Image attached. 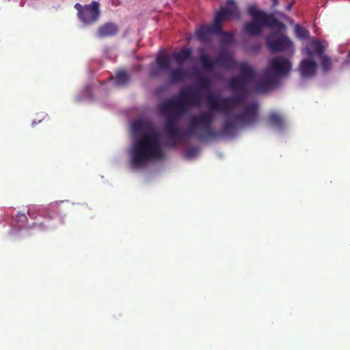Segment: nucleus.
Wrapping results in <instances>:
<instances>
[{"label":"nucleus","mask_w":350,"mask_h":350,"mask_svg":"<svg viewBox=\"0 0 350 350\" xmlns=\"http://www.w3.org/2000/svg\"><path fill=\"white\" fill-rule=\"evenodd\" d=\"M200 100V92L192 88H188L180 90L178 96L161 104L160 109L166 116L163 130L172 146H176L184 138V133L178 129V120L187 113L189 106H198Z\"/></svg>","instance_id":"nucleus-1"},{"label":"nucleus","mask_w":350,"mask_h":350,"mask_svg":"<svg viewBox=\"0 0 350 350\" xmlns=\"http://www.w3.org/2000/svg\"><path fill=\"white\" fill-rule=\"evenodd\" d=\"M131 154L134 167L143 166L153 159H162L163 152L159 134L152 131L142 135L134 143Z\"/></svg>","instance_id":"nucleus-2"},{"label":"nucleus","mask_w":350,"mask_h":350,"mask_svg":"<svg viewBox=\"0 0 350 350\" xmlns=\"http://www.w3.org/2000/svg\"><path fill=\"white\" fill-rule=\"evenodd\" d=\"M248 14L253 21L245 23L243 31L252 36H259L262 34L263 27L268 28L284 29L285 25L280 21L273 14H267L258 10L255 5L248 8Z\"/></svg>","instance_id":"nucleus-3"},{"label":"nucleus","mask_w":350,"mask_h":350,"mask_svg":"<svg viewBox=\"0 0 350 350\" xmlns=\"http://www.w3.org/2000/svg\"><path fill=\"white\" fill-rule=\"evenodd\" d=\"M214 120V116L211 113L204 112L197 116H192L185 134L195 135L199 139H213L220 135L213 130L211 126Z\"/></svg>","instance_id":"nucleus-4"},{"label":"nucleus","mask_w":350,"mask_h":350,"mask_svg":"<svg viewBox=\"0 0 350 350\" xmlns=\"http://www.w3.org/2000/svg\"><path fill=\"white\" fill-rule=\"evenodd\" d=\"M241 16L238 5L234 0H228L227 5L221 8L215 14L214 21L217 28L221 29L222 22L229 19H239Z\"/></svg>","instance_id":"nucleus-5"},{"label":"nucleus","mask_w":350,"mask_h":350,"mask_svg":"<svg viewBox=\"0 0 350 350\" xmlns=\"http://www.w3.org/2000/svg\"><path fill=\"white\" fill-rule=\"evenodd\" d=\"M278 36V32H273L267 38L266 44L272 53H278L286 51L293 47L292 41L286 36Z\"/></svg>","instance_id":"nucleus-6"},{"label":"nucleus","mask_w":350,"mask_h":350,"mask_svg":"<svg viewBox=\"0 0 350 350\" xmlns=\"http://www.w3.org/2000/svg\"><path fill=\"white\" fill-rule=\"evenodd\" d=\"M291 62L284 57H277L270 60L267 72H271L274 76L288 75L291 70Z\"/></svg>","instance_id":"nucleus-7"},{"label":"nucleus","mask_w":350,"mask_h":350,"mask_svg":"<svg viewBox=\"0 0 350 350\" xmlns=\"http://www.w3.org/2000/svg\"><path fill=\"white\" fill-rule=\"evenodd\" d=\"M155 62L156 64H151L150 66V74L153 77H158L162 72H167L171 70L172 61L167 53L157 55Z\"/></svg>","instance_id":"nucleus-8"},{"label":"nucleus","mask_w":350,"mask_h":350,"mask_svg":"<svg viewBox=\"0 0 350 350\" xmlns=\"http://www.w3.org/2000/svg\"><path fill=\"white\" fill-rule=\"evenodd\" d=\"M100 4L98 1H92L90 4L86 5L83 10H79V18L85 24H92L96 21L100 15Z\"/></svg>","instance_id":"nucleus-9"},{"label":"nucleus","mask_w":350,"mask_h":350,"mask_svg":"<svg viewBox=\"0 0 350 350\" xmlns=\"http://www.w3.org/2000/svg\"><path fill=\"white\" fill-rule=\"evenodd\" d=\"M257 109L258 105L254 103L247 107L243 112L234 115L233 120L242 125L254 124L258 119Z\"/></svg>","instance_id":"nucleus-10"},{"label":"nucleus","mask_w":350,"mask_h":350,"mask_svg":"<svg viewBox=\"0 0 350 350\" xmlns=\"http://www.w3.org/2000/svg\"><path fill=\"white\" fill-rule=\"evenodd\" d=\"M221 105V112L226 116L230 115L232 109L245 101V95L243 94H236L232 96H226L219 98Z\"/></svg>","instance_id":"nucleus-11"},{"label":"nucleus","mask_w":350,"mask_h":350,"mask_svg":"<svg viewBox=\"0 0 350 350\" xmlns=\"http://www.w3.org/2000/svg\"><path fill=\"white\" fill-rule=\"evenodd\" d=\"M217 24L214 21L208 25H202L196 31V36L197 39L202 42H208L210 40L211 33H219L221 32V28L216 27Z\"/></svg>","instance_id":"nucleus-12"},{"label":"nucleus","mask_w":350,"mask_h":350,"mask_svg":"<svg viewBox=\"0 0 350 350\" xmlns=\"http://www.w3.org/2000/svg\"><path fill=\"white\" fill-rule=\"evenodd\" d=\"M247 83V81L237 76L232 77L228 79V85L231 91L236 92L237 94H243V95H245L246 98L250 92Z\"/></svg>","instance_id":"nucleus-13"},{"label":"nucleus","mask_w":350,"mask_h":350,"mask_svg":"<svg viewBox=\"0 0 350 350\" xmlns=\"http://www.w3.org/2000/svg\"><path fill=\"white\" fill-rule=\"evenodd\" d=\"M278 83V79L274 75H271L265 72L263 78L254 86V90L256 92H267Z\"/></svg>","instance_id":"nucleus-14"},{"label":"nucleus","mask_w":350,"mask_h":350,"mask_svg":"<svg viewBox=\"0 0 350 350\" xmlns=\"http://www.w3.org/2000/svg\"><path fill=\"white\" fill-rule=\"evenodd\" d=\"M317 68L316 62L310 59H304L301 61L299 70L304 78H310L315 75Z\"/></svg>","instance_id":"nucleus-15"},{"label":"nucleus","mask_w":350,"mask_h":350,"mask_svg":"<svg viewBox=\"0 0 350 350\" xmlns=\"http://www.w3.org/2000/svg\"><path fill=\"white\" fill-rule=\"evenodd\" d=\"M187 71L182 66H178L177 68L170 70L168 77V83L170 84H176L183 81L187 77Z\"/></svg>","instance_id":"nucleus-16"},{"label":"nucleus","mask_w":350,"mask_h":350,"mask_svg":"<svg viewBox=\"0 0 350 350\" xmlns=\"http://www.w3.org/2000/svg\"><path fill=\"white\" fill-rule=\"evenodd\" d=\"M324 46L317 40H312L310 43V46H306L303 49V53L308 57L311 58L314 54L321 57L323 55Z\"/></svg>","instance_id":"nucleus-17"},{"label":"nucleus","mask_w":350,"mask_h":350,"mask_svg":"<svg viewBox=\"0 0 350 350\" xmlns=\"http://www.w3.org/2000/svg\"><path fill=\"white\" fill-rule=\"evenodd\" d=\"M172 55L176 63L182 66L186 62L191 60L192 50L191 48H183L178 51H174Z\"/></svg>","instance_id":"nucleus-18"},{"label":"nucleus","mask_w":350,"mask_h":350,"mask_svg":"<svg viewBox=\"0 0 350 350\" xmlns=\"http://www.w3.org/2000/svg\"><path fill=\"white\" fill-rule=\"evenodd\" d=\"M240 75L239 77L250 81L255 78L256 72L254 68L247 62L239 64Z\"/></svg>","instance_id":"nucleus-19"},{"label":"nucleus","mask_w":350,"mask_h":350,"mask_svg":"<svg viewBox=\"0 0 350 350\" xmlns=\"http://www.w3.org/2000/svg\"><path fill=\"white\" fill-rule=\"evenodd\" d=\"M118 31V26L113 23H107L101 25L98 29V35L101 37H110L115 36Z\"/></svg>","instance_id":"nucleus-20"},{"label":"nucleus","mask_w":350,"mask_h":350,"mask_svg":"<svg viewBox=\"0 0 350 350\" xmlns=\"http://www.w3.org/2000/svg\"><path fill=\"white\" fill-rule=\"evenodd\" d=\"M233 62L232 55L227 51L220 52L215 59V64H220L225 67L230 66Z\"/></svg>","instance_id":"nucleus-21"},{"label":"nucleus","mask_w":350,"mask_h":350,"mask_svg":"<svg viewBox=\"0 0 350 350\" xmlns=\"http://www.w3.org/2000/svg\"><path fill=\"white\" fill-rule=\"evenodd\" d=\"M220 98L221 97L219 96L213 95L209 92L207 97V105L210 110L221 111V103L219 100Z\"/></svg>","instance_id":"nucleus-22"},{"label":"nucleus","mask_w":350,"mask_h":350,"mask_svg":"<svg viewBox=\"0 0 350 350\" xmlns=\"http://www.w3.org/2000/svg\"><path fill=\"white\" fill-rule=\"evenodd\" d=\"M237 122L234 120V121L231 120H226L224 122L221 133L222 135L230 136L232 135L235 131H236V126H237Z\"/></svg>","instance_id":"nucleus-23"},{"label":"nucleus","mask_w":350,"mask_h":350,"mask_svg":"<svg viewBox=\"0 0 350 350\" xmlns=\"http://www.w3.org/2000/svg\"><path fill=\"white\" fill-rule=\"evenodd\" d=\"M200 62L202 67L206 70H213L215 68V60H213L211 57L205 54H201L200 56Z\"/></svg>","instance_id":"nucleus-24"},{"label":"nucleus","mask_w":350,"mask_h":350,"mask_svg":"<svg viewBox=\"0 0 350 350\" xmlns=\"http://www.w3.org/2000/svg\"><path fill=\"white\" fill-rule=\"evenodd\" d=\"M269 122L279 128V129H282L283 126H284V121H283V119L277 113H271L269 114Z\"/></svg>","instance_id":"nucleus-25"},{"label":"nucleus","mask_w":350,"mask_h":350,"mask_svg":"<svg viewBox=\"0 0 350 350\" xmlns=\"http://www.w3.org/2000/svg\"><path fill=\"white\" fill-rule=\"evenodd\" d=\"M295 33L298 38L304 40L309 37L310 33L305 27L296 25L294 27Z\"/></svg>","instance_id":"nucleus-26"},{"label":"nucleus","mask_w":350,"mask_h":350,"mask_svg":"<svg viewBox=\"0 0 350 350\" xmlns=\"http://www.w3.org/2000/svg\"><path fill=\"white\" fill-rule=\"evenodd\" d=\"M129 81V75L125 71H120L116 74V83L117 85H124Z\"/></svg>","instance_id":"nucleus-27"},{"label":"nucleus","mask_w":350,"mask_h":350,"mask_svg":"<svg viewBox=\"0 0 350 350\" xmlns=\"http://www.w3.org/2000/svg\"><path fill=\"white\" fill-rule=\"evenodd\" d=\"M200 90L209 92L211 85V81L208 77H200L198 81Z\"/></svg>","instance_id":"nucleus-28"},{"label":"nucleus","mask_w":350,"mask_h":350,"mask_svg":"<svg viewBox=\"0 0 350 350\" xmlns=\"http://www.w3.org/2000/svg\"><path fill=\"white\" fill-rule=\"evenodd\" d=\"M321 62L320 65L324 71H329L332 68V61L327 55H322L320 57Z\"/></svg>","instance_id":"nucleus-29"},{"label":"nucleus","mask_w":350,"mask_h":350,"mask_svg":"<svg viewBox=\"0 0 350 350\" xmlns=\"http://www.w3.org/2000/svg\"><path fill=\"white\" fill-rule=\"evenodd\" d=\"M218 34H221L222 36L221 43L226 44L232 43L234 37L233 33L221 31V32L219 33Z\"/></svg>","instance_id":"nucleus-30"},{"label":"nucleus","mask_w":350,"mask_h":350,"mask_svg":"<svg viewBox=\"0 0 350 350\" xmlns=\"http://www.w3.org/2000/svg\"><path fill=\"white\" fill-rule=\"evenodd\" d=\"M15 219L19 228H22L27 222L28 219L25 214L20 213L16 215Z\"/></svg>","instance_id":"nucleus-31"},{"label":"nucleus","mask_w":350,"mask_h":350,"mask_svg":"<svg viewBox=\"0 0 350 350\" xmlns=\"http://www.w3.org/2000/svg\"><path fill=\"white\" fill-rule=\"evenodd\" d=\"M198 152V148L197 147H189L186 150V157L187 158H192L197 155Z\"/></svg>","instance_id":"nucleus-32"},{"label":"nucleus","mask_w":350,"mask_h":350,"mask_svg":"<svg viewBox=\"0 0 350 350\" xmlns=\"http://www.w3.org/2000/svg\"><path fill=\"white\" fill-rule=\"evenodd\" d=\"M144 127V123L142 121H137L133 123V130L135 133H139L143 130Z\"/></svg>","instance_id":"nucleus-33"},{"label":"nucleus","mask_w":350,"mask_h":350,"mask_svg":"<svg viewBox=\"0 0 350 350\" xmlns=\"http://www.w3.org/2000/svg\"><path fill=\"white\" fill-rule=\"evenodd\" d=\"M75 8L78 10V16H79V10H83V7L79 3H76Z\"/></svg>","instance_id":"nucleus-34"},{"label":"nucleus","mask_w":350,"mask_h":350,"mask_svg":"<svg viewBox=\"0 0 350 350\" xmlns=\"http://www.w3.org/2000/svg\"><path fill=\"white\" fill-rule=\"evenodd\" d=\"M28 214L30 218L31 219H36V216L34 215L33 210V209H29Z\"/></svg>","instance_id":"nucleus-35"},{"label":"nucleus","mask_w":350,"mask_h":350,"mask_svg":"<svg viewBox=\"0 0 350 350\" xmlns=\"http://www.w3.org/2000/svg\"><path fill=\"white\" fill-rule=\"evenodd\" d=\"M34 226H38L40 230H44L46 228V226H44L42 223H35Z\"/></svg>","instance_id":"nucleus-36"},{"label":"nucleus","mask_w":350,"mask_h":350,"mask_svg":"<svg viewBox=\"0 0 350 350\" xmlns=\"http://www.w3.org/2000/svg\"><path fill=\"white\" fill-rule=\"evenodd\" d=\"M273 3V5L275 6L278 4V0H271Z\"/></svg>","instance_id":"nucleus-37"},{"label":"nucleus","mask_w":350,"mask_h":350,"mask_svg":"<svg viewBox=\"0 0 350 350\" xmlns=\"http://www.w3.org/2000/svg\"><path fill=\"white\" fill-rule=\"evenodd\" d=\"M292 5H293V3L288 4V5L286 6V9L287 10H290L291 9Z\"/></svg>","instance_id":"nucleus-38"},{"label":"nucleus","mask_w":350,"mask_h":350,"mask_svg":"<svg viewBox=\"0 0 350 350\" xmlns=\"http://www.w3.org/2000/svg\"><path fill=\"white\" fill-rule=\"evenodd\" d=\"M349 55L350 56V51H349Z\"/></svg>","instance_id":"nucleus-39"}]
</instances>
